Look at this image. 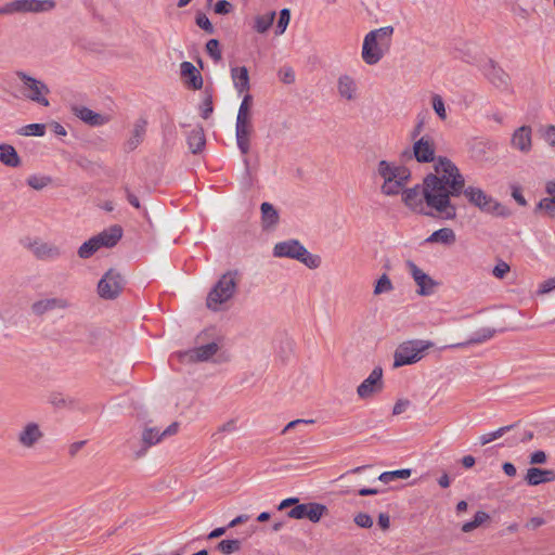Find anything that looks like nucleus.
I'll use <instances>...</instances> for the list:
<instances>
[{"mask_svg": "<svg viewBox=\"0 0 555 555\" xmlns=\"http://www.w3.org/2000/svg\"><path fill=\"white\" fill-rule=\"evenodd\" d=\"M377 173L384 182L391 179L410 180L411 172L403 166H396L387 160H380L377 165Z\"/></svg>", "mask_w": 555, "mask_h": 555, "instance_id": "nucleus-21", "label": "nucleus"}, {"mask_svg": "<svg viewBox=\"0 0 555 555\" xmlns=\"http://www.w3.org/2000/svg\"><path fill=\"white\" fill-rule=\"evenodd\" d=\"M393 289L391 280L387 274H383L374 286V295L378 296L385 293H390Z\"/></svg>", "mask_w": 555, "mask_h": 555, "instance_id": "nucleus-46", "label": "nucleus"}, {"mask_svg": "<svg viewBox=\"0 0 555 555\" xmlns=\"http://www.w3.org/2000/svg\"><path fill=\"white\" fill-rule=\"evenodd\" d=\"M236 429H237L236 421L234 418H231V420H229L228 422L223 423L222 425H220L217 428L216 433L212 434V438H216L220 434H224V433L231 434V433H234V431H236Z\"/></svg>", "mask_w": 555, "mask_h": 555, "instance_id": "nucleus-54", "label": "nucleus"}, {"mask_svg": "<svg viewBox=\"0 0 555 555\" xmlns=\"http://www.w3.org/2000/svg\"><path fill=\"white\" fill-rule=\"evenodd\" d=\"M408 271L415 284L417 285V294L421 296L433 295L439 285L433 278L425 273L420 267L413 261L408 260L405 263Z\"/></svg>", "mask_w": 555, "mask_h": 555, "instance_id": "nucleus-15", "label": "nucleus"}, {"mask_svg": "<svg viewBox=\"0 0 555 555\" xmlns=\"http://www.w3.org/2000/svg\"><path fill=\"white\" fill-rule=\"evenodd\" d=\"M408 182L409 180L399 179H391L389 181H385L382 185V193L388 196L397 195L403 190Z\"/></svg>", "mask_w": 555, "mask_h": 555, "instance_id": "nucleus-37", "label": "nucleus"}, {"mask_svg": "<svg viewBox=\"0 0 555 555\" xmlns=\"http://www.w3.org/2000/svg\"><path fill=\"white\" fill-rule=\"evenodd\" d=\"M218 350L219 346L217 343H209L207 345L193 348L181 354V357L186 358L190 361H207L216 354Z\"/></svg>", "mask_w": 555, "mask_h": 555, "instance_id": "nucleus-26", "label": "nucleus"}, {"mask_svg": "<svg viewBox=\"0 0 555 555\" xmlns=\"http://www.w3.org/2000/svg\"><path fill=\"white\" fill-rule=\"evenodd\" d=\"M489 519V515L486 512L479 511L475 514L474 519L472 521H467L463 524L462 531L470 532L482 525L486 520Z\"/></svg>", "mask_w": 555, "mask_h": 555, "instance_id": "nucleus-45", "label": "nucleus"}, {"mask_svg": "<svg viewBox=\"0 0 555 555\" xmlns=\"http://www.w3.org/2000/svg\"><path fill=\"white\" fill-rule=\"evenodd\" d=\"M273 256L297 260L309 269H318L322 263L321 257L311 254L298 240H286L276 243L273 247Z\"/></svg>", "mask_w": 555, "mask_h": 555, "instance_id": "nucleus-4", "label": "nucleus"}, {"mask_svg": "<svg viewBox=\"0 0 555 555\" xmlns=\"http://www.w3.org/2000/svg\"><path fill=\"white\" fill-rule=\"evenodd\" d=\"M431 347H434V343L430 340L412 339L403 341L395 351L393 367L411 365L418 362Z\"/></svg>", "mask_w": 555, "mask_h": 555, "instance_id": "nucleus-5", "label": "nucleus"}, {"mask_svg": "<svg viewBox=\"0 0 555 555\" xmlns=\"http://www.w3.org/2000/svg\"><path fill=\"white\" fill-rule=\"evenodd\" d=\"M238 282L240 273L236 270L223 273L207 295V308L212 311L220 310L223 304L234 297Z\"/></svg>", "mask_w": 555, "mask_h": 555, "instance_id": "nucleus-3", "label": "nucleus"}, {"mask_svg": "<svg viewBox=\"0 0 555 555\" xmlns=\"http://www.w3.org/2000/svg\"><path fill=\"white\" fill-rule=\"evenodd\" d=\"M47 129L53 132L57 137H65L67 134L66 129L59 122L52 121L47 124Z\"/></svg>", "mask_w": 555, "mask_h": 555, "instance_id": "nucleus-61", "label": "nucleus"}, {"mask_svg": "<svg viewBox=\"0 0 555 555\" xmlns=\"http://www.w3.org/2000/svg\"><path fill=\"white\" fill-rule=\"evenodd\" d=\"M426 193V180L424 179L423 186L415 185L414 188L405 189L402 193V201L414 212L430 217H438L435 210H426L428 207Z\"/></svg>", "mask_w": 555, "mask_h": 555, "instance_id": "nucleus-10", "label": "nucleus"}, {"mask_svg": "<svg viewBox=\"0 0 555 555\" xmlns=\"http://www.w3.org/2000/svg\"><path fill=\"white\" fill-rule=\"evenodd\" d=\"M525 480L530 486H538L543 482L555 480V473L551 469H541L537 467L529 468Z\"/></svg>", "mask_w": 555, "mask_h": 555, "instance_id": "nucleus-28", "label": "nucleus"}, {"mask_svg": "<svg viewBox=\"0 0 555 555\" xmlns=\"http://www.w3.org/2000/svg\"><path fill=\"white\" fill-rule=\"evenodd\" d=\"M489 519V515L486 512L479 511L475 514L474 519L472 521H467L463 524L462 531L470 532L482 525L486 520Z\"/></svg>", "mask_w": 555, "mask_h": 555, "instance_id": "nucleus-44", "label": "nucleus"}, {"mask_svg": "<svg viewBox=\"0 0 555 555\" xmlns=\"http://www.w3.org/2000/svg\"><path fill=\"white\" fill-rule=\"evenodd\" d=\"M70 306V301L66 297H47L34 301L30 306V310L35 315L42 317L51 311L66 310Z\"/></svg>", "mask_w": 555, "mask_h": 555, "instance_id": "nucleus-18", "label": "nucleus"}, {"mask_svg": "<svg viewBox=\"0 0 555 555\" xmlns=\"http://www.w3.org/2000/svg\"><path fill=\"white\" fill-rule=\"evenodd\" d=\"M29 249L37 259L43 261L56 260L62 256V249L53 243L35 241Z\"/></svg>", "mask_w": 555, "mask_h": 555, "instance_id": "nucleus-20", "label": "nucleus"}, {"mask_svg": "<svg viewBox=\"0 0 555 555\" xmlns=\"http://www.w3.org/2000/svg\"><path fill=\"white\" fill-rule=\"evenodd\" d=\"M279 77L284 83H293L295 81V72L292 67H282L279 70Z\"/></svg>", "mask_w": 555, "mask_h": 555, "instance_id": "nucleus-58", "label": "nucleus"}, {"mask_svg": "<svg viewBox=\"0 0 555 555\" xmlns=\"http://www.w3.org/2000/svg\"><path fill=\"white\" fill-rule=\"evenodd\" d=\"M125 285L122 275L115 269H109L98 283V294L103 299H115Z\"/></svg>", "mask_w": 555, "mask_h": 555, "instance_id": "nucleus-11", "label": "nucleus"}, {"mask_svg": "<svg viewBox=\"0 0 555 555\" xmlns=\"http://www.w3.org/2000/svg\"><path fill=\"white\" fill-rule=\"evenodd\" d=\"M236 143L242 154L246 155L250 147V135L253 133L251 106H240L236 117Z\"/></svg>", "mask_w": 555, "mask_h": 555, "instance_id": "nucleus-8", "label": "nucleus"}, {"mask_svg": "<svg viewBox=\"0 0 555 555\" xmlns=\"http://www.w3.org/2000/svg\"><path fill=\"white\" fill-rule=\"evenodd\" d=\"M538 210H542L547 218L555 219V197L541 198L535 206V211Z\"/></svg>", "mask_w": 555, "mask_h": 555, "instance_id": "nucleus-40", "label": "nucleus"}, {"mask_svg": "<svg viewBox=\"0 0 555 555\" xmlns=\"http://www.w3.org/2000/svg\"><path fill=\"white\" fill-rule=\"evenodd\" d=\"M513 427H514V425H508V426L500 427L499 429H496L492 433L481 435L479 437L480 444L485 446L495 439L501 438L505 433L509 431Z\"/></svg>", "mask_w": 555, "mask_h": 555, "instance_id": "nucleus-47", "label": "nucleus"}, {"mask_svg": "<svg viewBox=\"0 0 555 555\" xmlns=\"http://www.w3.org/2000/svg\"><path fill=\"white\" fill-rule=\"evenodd\" d=\"M122 236V229L120 225H112L108 229H105L98 235H94L95 240L98 241L100 248L106 247L112 248L114 247L121 238Z\"/></svg>", "mask_w": 555, "mask_h": 555, "instance_id": "nucleus-27", "label": "nucleus"}, {"mask_svg": "<svg viewBox=\"0 0 555 555\" xmlns=\"http://www.w3.org/2000/svg\"><path fill=\"white\" fill-rule=\"evenodd\" d=\"M0 162L5 166L16 168L21 165V158L16 150L10 144H0Z\"/></svg>", "mask_w": 555, "mask_h": 555, "instance_id": "nucleus-31", "label": "nucleus"}, {"mask_svg": "<svg viewBox=\"0 0 555 555\" xmlns=\"http://www.w3.org/2000/svg\"><path fill=\"white\" fill-rule=\"evenodd\" d=\"M509 270H511V267L507 262H505L503 260H499L492 270V274L496 279H504L505 275L509 272Z\"/></svg>", "mask_w": 555, "mask_h": 555, "instance_id": "nucleus-55", "label": "nucleus"}, {"mask_svg": "<svg viewBox=\"0 0 555 555\" xmlns=\"http://www.w3.org/2000/svg\"><path fill=\"white\" fill-rule=\"evenodd\" d=\"M289 21H291V11H289V9L281 10L280 17H279V21H278V25H276V29H275V34L276 35L284 34V31L286 30V28H287V26L289 24Z\"/></svg>", "mask_w": 555, "mask_h": 555, "instance_id": "nucleus-49", "label": "nucleus"}, {"mask_svg": "<svg viewBox=\"0 0 555 555\" xmlns=\"http://www.w3.org/2000/svg\"><path fill=\"white\" fill-rule=\"evenodd\" d=\"M196 25L207 34H214L215 28L209 18L204 13H198L195 17Z\"/></svg>", "mask_w": 555, "mask_h": 555, "instance_id": "nucleus-52", "label": "nucleus"}, {"mask_svg": "<svg viewBox=\"0 0 555 555\" xmlns=\"http://www.w3.org/2000/svg\"><path fill=\"white\" fill-rule=\"evenodd\" d=\"M412 474L409 468H402L391 472H384L379 475L378 480L384 483H389L396 479H408Z\"/></svg>", "mask_w": 555, "mask_h": 555, "instance_id": "nucleus-38", "label": "nucleus"}, {"mask_svg": "<svg viewBox=\"0 0 555 555\" xmlns=\"http://www.w3.org/2000/svg\"><path fill=\"white\" fill-rule=\"evenodd\" d=\"M429 114H430V113H429L428 111H424V112H421V113L418 114V116H417V122H416V125H415L414 130L412 131V138H413V139H416V138L421 134V132H422V130H423L424 126H425V125H426V122H427V119H428V117H429Z\"/></svg>", "mask_w": 555, "mask_h": 555, "instance_id": "nucleus-53", "label": "nucleus"}, {"mask_svg": "<svg viewBox=\"0 0 555 555\" xmlns=\"http://www.w3.org/2000/svg\"><path fill=\"white\" fill-rule=\"evenodd\" d=\"M489 519V515L486 512L479 511L475 514L474 519L472 521H467L463 524L462 531L470 532L482 525L486 520Z\"/></svg>", "mask_w": 555, "mask_h": 555, "instance_id": "nucleus-43", "label": "nucleus"}, {"mask_svg": "<svg viewBox=\"0 0 555 555\" xmlns=\"http://www.w3.org/2000/svg\"><path fill=\"white\" fill-rule=\"evenodd\" d=\"M554 289H555V276L543 281L539 286L538 293L540 295H545V294L551 293Z\"/></svg>", "mask_w": 555, "mask_h": 555, "instance_id": "nucleus-59", "label": "nucleus"}, {"mask_svg": "<svg viewBox=\"0 0 555 555\" xmlns=\"http://www.w3.org/2000/svg\"><path fill=\"white\" fill-rule=\"evenodd\" d=\"M328 509L324 504L317 502L297 504L287 512L293 519H309L311 522H319Z\"/></svg>", "mask_w": 555, "mask_h": 555, "instance_id": "nucleus-13", "label": "nucleus"}, {"mask_svg": "<svg viewBox=\"0 0 555 555\" xmlns=\"http://www.w3.org/2000/svg\"><path fill=\"white\" fill-rule=\"evenodd\" d=\"M232 10L233 5L228 0H219L214 7V12L219 15L229 14Z\"/></svg>", "mask_w": 555, "mask_h": 555, "instance_id": "nucleus-56", "label": "nucleus"}, {"mask_svg": "<svg viewBox=\"0 0 555 555\" xmlns=\"http://www.w3.org/2000/svg\"><path fill=\"white\" fill-rule=\"evenodd\" d=\"M100 249V245L94 236L86 241L79 248H78V256L81 259H88L91 256H93L98 250Z\"/></svg>", "mask_w": 555, "mask_h": 555, "instance_id": "nucleus-39", "label": "nucleus"}, {"mask_svg": "<svg viewBox=\"0 0 555 555\" xmlns=\"http://www.w3.org/2000/svg\"><path fill=\"white\" fill-rule=\"evenodd\" d=\"M489 519V515L486 512L479 511L475 514L474 519L472 521H467L463 524L462 531L470 532L482 525L486 520Z\"/></svg>", "mask_w": 555, "mask_h": 555, "instance_id": "nucleus-42", "label": "nucleus"}, {"mask_svg": "<svg viewBox=\"0 0 555 555\" xmlns=\"http://www.w3.org/2000/svg\"><path fill=\"white\" fill-rule=\"evenodd\" d=\"M414 140L415 142L413 144L412 153L405 151L403 156L411 157L413 154L414 158L418 163H430L435 160L436 147L433 138L429 135H423L420 139L416 138Z\"/></svg>", "mask_w": 555, "mask_h": 555, "instance_id": "nucleus-16", "label": "nucleus"}, {"mask_svg": "<svg viewBox=\"0 0 555 555\" xmlns=\"http://www.w3.org/2000/svg\"><path fill=\"white\" fill-rule=\"evenodd\" d=\"M74 114L89 126L98 127L109 121V115L100 114L89 106H73Z\"/></svg>", "mask_w": 555, "mask_h": 555, "instance_id": "nucleus-23", "label": "nucleus"}, {"mask_svg": "<svg viewBox=\"0 0 555 555\" xmlns=\"http://www.w3.org/2000/svg\"><path fill=\"white\" fill-rule=\"evenodd\" d=\"M481 70L490 83L499 89H508L511 85L509 75L493 60L483 63Z\"/></svg>", "mask_w": 555, "mask_h": 555, "instance_id": "nucleus-17", "label": "nucleus"}, {"mask_svg": "<svg viewBox=\"0 0 555 555\" xmlns=\"http://www.w3.org/2000/svg\"><path fill=\"white\" fill-rule=\"evenodd\" d=\"M275 18V12L271 11L263 15H257L255 17L254 28L257 33L263 34L266 33L273 24Z\"/></svg>", "mask_w": 555, "mask_h": 555, "instance_id": "nucleus-36", "label": "nucleus"}, {"mask_svg": "<svg viewBox=\"0 0 555 555\" xmlns=\"http://www.w3.org/2000/svg\"><path fill=\"white\" fill-rule=\"evenodd\" d=\"M354 522L361 528H371L373 526L372 517L366 513H358L354 516Z\"/></svg>", "mask_w": 555, "mask_h": 555, "instance_id": "nucleus-57", "label": "nucleus"}, {"mask_svg": "<svg viewBox=\"0 0 555 555\" xmlns=\"http://www.w3.org/2000/svg\"><path fill=\"white\" fill-rule=\"evenodd\" d=\"M53 0H13L0 7V13L13 15L17 13H40L54 9Z\"/></svg>", "mask_w": 555, "mask_h": 555, "instance_id": "nucleus-9", "label": "nucleus"}, {"mask_svg": "<svg viewBox=\"0 0 555 555\" xmlns=\"http://www.w3.org/2000/svg\"><path fill=\"white\" fill-rule=\"evenodd\" d=\"M50 178L40 176H30L27 179V184L34 190H41L50 183Z\"/></svg>", "mask_w": 555, "mask_h": 555, "instance_id": "nucleus-51", "label": "nucleus"}, {"mask_svg": "<svg viewBox=\"0 0 555 555\" xmlns=\"http://www.w3.org/2000/svg\"><path fill=\"white\" fill-rule=\"evenodd\" d=\"M383 389V369L376 366L370 375L358 386L357 393L361 399L372 398Z\"/></svg>", "mask_w": 555, "mask_h": 555, "instance_id": "nucleus-19", "label": "nucleus"}, {"mask_svg": "<svg viewBox=\"0 0 555 555\" xmlns=\"http://www.w3.org/2000/svg\"><path fill=\"white\" fill-rule=\"evenodd\" d=\"M179 424L177 422L170 424L166 429L160 431L155 427H146L142 433V443L143 448L135 452L137 457H141L145 454L146 450L160 442L163 438L168 436H173L178 433Z\"/></svg>", "mask_w": 555, "mask_h": 555, "instance_id": "nucleus-14", "label": "nucleus"}, {"mask_svg": "<svg viewBox=\"0 0 555 555\" xmlns=\"http://www.w3.org/2000/svg\"><path fill=\"white\" fill-rule=\"evenodd\" d=\"M241 547L238 540H222L219 542L217 548L224 555H230L237 552Z\"/></svg>", "mask_w": 555, "mask_h": 555, "instance_id": "nucleus-48", "label": "nucleus"}, {"mask_svg": "<svg viewBox=\"0 0 555 555\" xmlns=\"http://www.w3.org/2000/svg\"><path fill=\"white\" fill-rule=\"evenodd\" d=\"M456 241L455 232L450 228H442L433 232L427 238L426 243H441L444 245H452Z\"/></svg>", "mask_w": 555, "mask_h": 555, "instance_id": "nucleus-32", "label": "nucleus"}, {"mask_svg": "<svg viewBox=\"0 0 555 555\" xmlns=\"http://www.w3.org/2000/svg\"><path fill=\"white\" fill-rule=\"evenodd\" d=\"M206 51L215 62H219L222 59L219 41L217 39H210L207 41Z\"/></svg>", "mask_w": 555, "mask_h": 555, "instance_id": "nucleus-50", "label": "nucleus"}, {"mask_svg": "<svg viewBox=\"0 0 555 555\" xmlns=\"http://www.w3.org/2000/svg\"><path fill=\"white\" fill-rule=\"evenodd\" d=\"M494 334H495L494 330L482 328L479 332H477L476 335L474 337H472L470 339H468L466 343L453 344V345H450L449 347L457 348V347H463V346H468V345L481 344L486 340L491 339L494 336Z\"/></svg>", "mask_w": 555, "mask_h": 555, "instance_id": "nucleus-35", "label": "nucleus"}, {"mask_svg": "<svg viewBox=\"0 0 555 555\" xmlns=\"http://www.w3.org/2000/svg\"><path fill=\"white\" fill-rule=\"evenodd\" d=\"M15 76L21 81L20 91L26 100L42 105L50 104L47 98L50 90L46 83L23 70L15 72Z\"/></svg>", "mask_w": 555, "mask_h": 555, "instance_id": "nucleus-7", "label": "nucleus"}, {"mask_svg": "<svg viewBox=\"0 0 555 555\" xmlns=\"http://www.w3.org/2000/svg\"><path fill=\"white\" fill-rule=\"evenodd\" d=\"M462 194L467 198V201L478 207L481 211L488 212L498 217H509L511 210L495 201L492 196L488 195L483 190L476 186H467L463 188Z\"/></svg>", "mask_w": 555, "mask_h": 555, "instance_id": "nucleus-6", "label": "nucleus"}, {"mask_svg": "<svg viewBox=\"0 0 555 555\" xmlns=\"http://www.w3.org/2000/svg\"><path fill=\"white\" fill-rule=\"evenodd\" d=\"M409 404H410V402L408 400H398L393 405L392 414L399 415V414L405 412Z\"/></svg>", "mask_w": 555, "mask_h": 555, "instance_id": "nucleus-63", "label": "nucleus"}, {"mask_svg": "<svg viewBox=\"0 0 555 555\" xmlns=\"http://www.w3.org/2000/svg\"><path fill=\"white\" fill-rule=\"evenodd\" d=\"M546 459L545 452L539 450L530 455V464H544Z\"/></svg>", "mask_w": 555, "mask_h": 555, "instance_id": "nucleus-62", "label": "nucleus"}, {"mask_svg": "<svg viewBox=\"0 0 555 555\" xmlns=\"http://www.w3.org/2000/svg\"><path fill=\"white\" fill-rule=\"evenodd\" d=\"M542 135L550 145L555 146V126H546Z\"/></svg>", "mask_w": 555, "mask_h": 555, "instance_id": "nucleus-60", "label": "nucleus"}, {"mask_svg": "<svg viewBox=\"0 0 555 555\" xmlns=\"http://www.w3.org/2000/svg\"><path fill=\"white\" fill-rule=\"evenodd\" d=\"M146 121L143 119H139L134 128L132 130V135L126 142V150L133 151L138 147V145L142 142L144 133H145Z\"/></svg>", "mask_w": 555, "mask_h": 555, "instance_id": "nucleus-33", "label": "nucleus"}, {"mask_svg": "<svg viewBox=\"0 0 555 555\" xmlns=\"http://www.w3.org/2000/svg\"><path fill=\"white\" fill-rule=\"evenodd\" d=\"M186 142L193 154L201 153L206 145V137L203 127L192 129L188 133Z\"/></svg>", "mask_w": 555, "mask_h": 555, "instance_id": "nucleus-29", "label": "nucleus"}, {"mask_svg": "<svg viewBox=\"0 0 555 555\" xmlns=\"http://www.w3.org/2000/svg\"><path fill=\"white\" fill-rule=\"evenodd\" d=\"M261 221L263 229H271L279 222V212L270 203H262L260 206Z\"/></svg>", "mask_w": 555, "mask_h": 555, "instance_id": "nucleus-30", "label": "nucleus"}, {"mask_svg": "<svg viewBox=\"0 0 555 555\" xmlns=\"http://www.w3.org/2000/svg\"><path fill=\"white\" fill-rule=\"evenodd\" d=\"M427 205L437 212L438 218L453 220L456 217V206L451 197L462 194L465 179L459 168L447 157H438L435 173L426 178Z\"/></svg>", "mask_w": 555, "mask_h": 555, "instance_id": "nucleus-1", "label": "nucleus"}, {"mask_svg": "<svg viewBox=\"0 0 555 555\" xmlns=\"http://www.w3.org/2000/svg\"><path fill=\"white\" fill-rule=\"evenodd\" d=\"M180 77L189 89L198 90L203 87V77L199 70L188 61L180 64Z\"/></svg>", "mask_w": 555, "mask_h": 555, "instance_id": "nucleus-22", "label": "nucleus"}, {"mask_svg": "<svg viewBox=\"0 0 555 555\" xmlns=\"http://www.w3.org/2000/svg\"><path fill=\"white\" fill-rule=\"evenodd\" d=\"M512 196L520 206H526L527 205V201L524 197V195L521 194V191H520L519 188H517V186L513 188Z\"/></svg>", "mask_w": 555, "mask_h": 555, "instance_id": "nucleus-64", "label": "nucleus"}, {"mask_svg": "<svg viewBox=\"0 0 555 555\" xmlns=\"http://www.w3.org/2000/svg\"><path fill=\"white\" fill-rule=\"evenodd\" d=\"M231 77L238 93L247 92L249 89V76L245 66L234 67L231 69ZM251 96L245 93L241 104H249Z\"/></svg>", "mask_w": 555, "mask_h": 555, "instance_id": "nucleus-24", "label": "nucleus"}, {"mask_svg": "<svg viewBox=\"0 0 555 555\" xmlns=\"http://www.w3.org/2000/svg\"><path fill=\"white\" fill-rule=\"evenodd\" d=\"M393 27L386 26L371 30L365 35L361 56L367 65L377 64L388 52Z\"/></svg>", "mask_w": 555, "mask_h": 555, "instance_id": "nucleus-2", "label": "nucleus"}, {"mask_svg": "<svg viewBox=\"0 0 555 555\" xmlns=\"http://www.w3.org/2000/svg\"><path fill=\"white\" fill-rule=\"evenodd\" d=\"M339 94L347 101L356 99L357 85L349 76H343L338 80Z\"/></svg>", "mask_w": 555, "mask_h": 555, "instance_id": "nucleus-34", "label": "nucleus"}, {"mask_svg": "<svg viewBox=\"0 0 555 555\" xmlns=\"http://www.w3.org/2000/svg\"><path fill=\"white\" fill-rule=\"evenodd\" d=\"M47 125L46 124H29L22 127L18 131L20 134L26 137H42L46 134Z\"/></svg>", "mask_w": 555, "mask_h": 555, "instance_id": "nucleus-41", "label": "nucleus"}, {"mask_svg": "<svg viewBox=\"0 0 555 555\" xmlns=\"http://www.w3.org/2000/svg\"><path fill=\"white\" fill-rule=\"evenodd\" d=\"M44 437L41 426L36 422L25 423L16 434V443L23 450H35Z\"/></svg>", "mask_w": 555, "mask_h": 555, "instance_id": "nucleus-12", "label": "nucleus"}, {"mask_svg": "<svg viewBox=\"0 0 555 555\" xmlns=\"http://www.w3.org/2000/svg\"><path fill=\"white\" fill-rule=\"evenodd\" d=\"M511 145L521 153H529L532 147L531 128L521 126L516 129L511 138Z\"/></svg>", "mask_w": 555, "mask_h": 555, "instance_id": "nucleus-25", "label": "nucleus"}]
</instances>
